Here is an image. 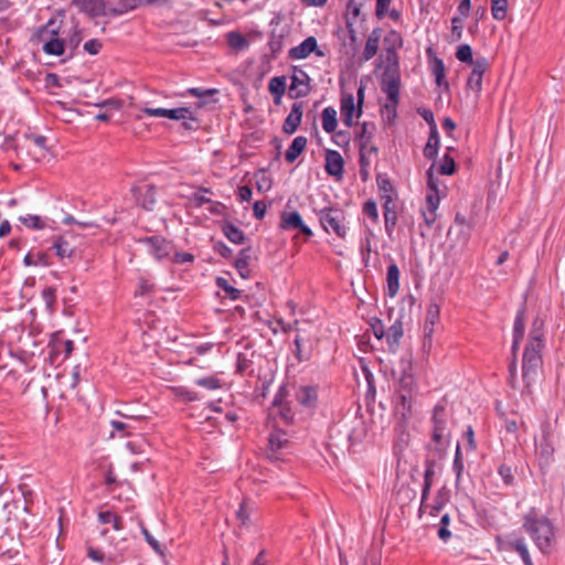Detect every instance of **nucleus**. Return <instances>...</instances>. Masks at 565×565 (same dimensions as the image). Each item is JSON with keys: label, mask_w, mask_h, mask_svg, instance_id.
Here are the masks:
<instances>
[{"label": "nucleus", "mask_w": 565, "mask_h": 565, "mask_svg": "<svg viewBox=\"0 0 565 565\" xmlns=\"http://www.w3.org/2000/svg\"><path fill=\"white\" fill-rule=\"evenodd\" d=\"M145 243L148 246L149 253L157 259L166 258L173 253L171 243L162 237L147 238Z\"/></svg>", "instance_id": "14"}, {"label": "nucleus", "mask_w": 565, "mask_h": 565, "mask_svg": "<svg viewBox=\"0 0 565 565\" xmlns=\"http://www.w3.org/2000/svg\"><path fill=\"white\" fill-rule=\"evenodd\" d=\"M454 148L448 147L447 153L444 154L441 162L438 167V172L444 175H451L456 171V163L454 157L450 156V151H452Z\"/></svg>", "instance_id": "35"}, {"label": "nucleus", "mask_w": 565, "mask_h": 565, "mask_svg": "<svg viewBox=\"0 0 565 565\" xmlns=\"http://www.w3.org/2000/svg\"><path fill=\"white\" fill-rule=\"evenodd\" d=\"M74 4L81 11L90 15H103L106 12V6L103 0H74Z\"/></svg>", "instance_id": "20"}, {"label": "nucleus", "mask_w": 565, "mask_h": 565, "mask_svg": "<svg viewBox=\"0 0 565 565\" xmlns=\"http://www.w3.org/2000/svg\"><path fill=\"white\" fill-rule=\"evenodd\" d=\"M452 468H454V470L456 472L457 482H459V480L461 478V475H462V471H463V462H462V459H461V452H460V446L459 445H457V448H456V454H455V459H454Z\"/></svg>", "instance_id": "51"}, {"label": "nucleus", "mask_w": 565, "mask_h": 565, "mask_svg": "<svg viewBox=\"0 0 565 565\" xmlns=\"http://www.w3.org/2000/svg\"><path fill=\"white\" fill-rule=\"evenodd\" d=\"M456 57L462 63H470L473 65L472 50L469 44H461L456 51Z\"/></svg>", "instance_id": "45"}, {"label": "nucleus", "mask_w": 565, "mask_h": 565, "mask_svg": "<svg viewBox=\"0 0 565 565\" xmlns=\"http://www.w3.org/2000/svg\"><path fill=\"white\" fill-rule=\"evenodd\" d=\"M522 526L542 553L548 554L552 551L556 543V531L547 516L531 509L523 516Z\"/></svg>", "instance_id": "3"}, {"label": "nucleus", "mask_w": 565, "mask_h": 565, "mask_svg": "<svg viewBox=\"0 0 565 565\" xmlns=\"http://www.w3.org/2000/svg\"><path fill=\"white\" fill-rule=\"evenodd\" d=\"M439 192H431L426 195V205L427 209L437 210L439 205Z\"/></svg>", "instance_id": "62"}, {"label": "nucleus", "mask_w": 565, "mask_h": 565, "mask_svg": "<svg viewBox=\"0 0 565 565\" xmlns=\"http://www.w3.org/2000/svg\"><path fill=\"white\" fill-rule=\"evenodd\" d=\"M196 385L199 386H202L206 390H216V388H220L221 387V381L215 377V376H207V377H202V379H198L195 381Z\"/></svg>", "instance_id": "46"}, {"label": "nucleus", "mask_w": 565, "mask_h": 565, "mask_svg": "<svg viewBox=\"0 0 565 565\" xmlns=\"http://www.w3.org/2000/svg\"><path fill=\"white\" fill-rule=\"evenodd\" d=\"M252 508L248 507L246 501H243L239 509L236 511V518L239 521L241 526H249Z\"/></svg>", "instance_id": "41"}, {"label": "nucleus", "mask_w": 565, "mask_h": 565, "mask_svg": "<svg viewBox=\"0 0 565 565\" xmlns=\"http://www.w3.org/2000/svg\"><path fill=\"white\" fill-rule=\"evenodd\" d=\"M291 227L299 230L307 237L312 236V231L302 222V218L298 212H292L285 215V230Z\"/></svg>", "instance_id": "29"}, {"label": "nucleus", "mask_w": 565, "mask_h": 565, "mask_svg": "<svg viewBox=\"0 0 565 565\" xmlns=\"http://www.w3.org/2000/svg\"><path fill=\"white\" fill-rule=\"evenodd\" d=\"M324 168L328 174L341 179L344 169V160L341 153L337 150H327Z\"/></svg>", "instance_id": "15"}, {"label": "nucleus", "mask_w": 565, "mask_h": 565, "mask_svg": "<svg viewBox=\"0 0 565 565\" xmlns=\"http://www.w3.org/2000/svg\"><path fill=\"white\" fill-rule=\"evenodd\" d=\"M53 248L60 258L72 257L75 252V248L64 236H60L54 241Z\"/></svg>", "instance_id": "34"}, {"label": "nucleus", "mask_w": 565, "mask_h": 565, "mask_svg": "<svg viewBox=\"0 0 565 565\" xmlns=\"http://www.w3.org/2000/svg\"><path fill=\"white\" fill-rule=\"evenodd\" d=\"M319 221L326 232H332L340 238L345 237L347 226L343 211L338 209H323L319 213Z\"/></svg>", "instance_id": "8"}, {"label": "nucleus", "mask_w": 565, "mask_h": 565, "mask_svg": "<svg viewBox=\"0 0 565 565\" xmlns=\"http://www.w3.org/2000/svg\"><path fill=\"white\" fill-rule=\"evenodd\" d=\"M95 106L98 108L120 109L122 106V102L120 99L109 98V99H105L99 103H96Z\"/></svg>", "instance_id": "56"}, {"label": "nucleus", "mask_w": 565, "mask_h": 565, "mask_svg": "<svg viewBox=\"0 0 565 565\" xmlns=\"http://www.w3.org/2000/svg\"><path fill=\"white\" fill-rule=\"evenodd\" d=\"M28 372L26 364L14 355H9L8 361L0 363V379L10 383L18 382Z\"/></svg>", "instance_id": "9"}, {"label": "nucleus", "mask_w": 565, "mask_h": 565, "mask_svg": "<svg viewBox=\"0 0 565 565\" xmlns=\"http://www.w3.org/2000/svg\"><path fill=\"white\" fill-rule=\"evenodd\" d=\"M296 401L306 407H313L317 402V390L313 386H301L296 392Z\"/></svg>", "instance_id": "23"}, {"label": "nucleus", "mask_w": 565, "mask_h": 565, "mask_svg": "<svg viewBox=\"0 0 565 565\" xmlns=\"http://www.w3.org/2000/svg\"><path fill=\"white\" fill-rule=\"evenodd\" d=\"M380 40H381V32L379 29H374L367 36V40H366V43H365V46H364V50L362 53V57L364 61H370L371 58H373L376 55V53L379 51Z\"/></svg>", "instance_id": "22"}, {"label": "nucleus", "mask_w": 565, "mask_h": 565, "mask_svg": "<svg viewBox=\"0 0 565 565\" xmlns=\"http://www.w3.org/2000/svg\"><path fill=\"white\" fill-rule=\"evenodd\" d=\"M524 331H525V313H524V310H520L514 320L513 338L523 339Z\"/></svg>", "instance_id": "44"}, {"label": "nucleus", "mask_w": 565, "mask_h": 565, "mask_svg": "<svg viewBox=\"0 0 565 565\" xmlns=\"http://www.w3.org/2000/svg\"><path fill=\"white\" fill-rule=\"evenodd\" d=\"M141 532L146 539V541L149 543V545L159 554H163V551L161 550V546L159 542L149 533V531L146 527H141Z\"/></svg>", "instance_id": "54"}, {"label": "nucleus", "mask_w": 565, "mask_h": 565, "mask_svg": "<svg viewBox=\"0 0 565 565\" xmlns=\"http://www.w3.org/2000/svg\"><path fill=\"white\" fill-rule=\"evenodd\" d=\"M322 128L326 132L331 134L338 126L337 110L333 107H326L321 115Z\"/></svg>", "instance_id": "31"}, {"label": "nucleus", "mask_w": 565, "mask_h": 565, "mask_svg": "<svg viewBox=\"0 0 565 565\" xmlns=\"http://www.w3.org/2000/svg\"><path fill=\"white\" fill-rule=\"evenodd\" d=\"M431 439L437 451H443L449 444L451 436L449 426V414L445 404H437L431 414Z\"/></svg>", "instance_id": "7"}, {"label": "nucleus", "mask_w": 565, "mask_h": 565, "mask_svg": "<svg viewBox=\"0 0 565 565\" xmlns=\"http://www.w3.org/2000/svg\"><path fill=\"white\" fill-rule=\"evenodd\" d=\"M24 264L26 266L39 265V264L46 266L47 260H46L45 254H43V253H39L36 255L28 254L24 257Z\"/></svg>", "instance_id": "50"}, {"label": "nucleus", "mask_w": 565, "mask_h": 565, "mask_svg": "<svg viewBox=\"0 0 565 565\" xmlns=\"http://www.w3.org/2000/svg\"><path fill=\"white\" fill-rule=\"evenodd\" d=\"M43 300L49 308H52L56 300V292L53 288H46L42 292Z\"/></svg>", "instance_id": "60"}, {"label": "nucleus", "mask_w": 565, "mask_h": 565, "mask_svg": "<svg viewBox=\"0 0 565 565\" xmlns=\"http://www.w3.org/2000/svg\"><path fill=\"white\" fill-rule=\"evenodd\" d=\"M403 334V323L401 320H396L386 331V341L392 352H396L399 348V342Z\"/></svg>", "instance_id": "21"}, {"label": "nucleus", "mask_w": 565, "mask_h": 565, "mask_svg": "<svg viewBox=\"0 0 565 565\" xmlns=\"http://www.w3.org/2000/svg\"><path fill=\"white\" fill-rule=\"evenodd\" d=\"M308 143V140L303 136L296 137L288 149L285 151V160L294 162L303 152Z\"/></svg>", "instance_id": "26"}, {"label": "nucleus", "mask_w": 565, "mask_h": 565, "mask_svg": "<svg viewBox=\"0 0 565 565\" xmlns=\"http://www.w3.org/2000/svg\"><path fill=\"white\" fill-rule=\"evenodd\" d=\"M440 317V307L436 302H430L427 307L425 323L423 327V333H425L428 338L433 337L435 331V324L439 321Z\"/></svg>", "instance_id": "19"}, {"label": "nucleus", "mask_w": 565, "mask_h": 565, "mask_svg": "<svg viewBox=\"0 0 565 565\" xmlns=\"http://www.w3.org/2000/svg\"><path fill=\"white\" fill-rule=\"evenodd\" d=\"M223 233L231 242L235 244H243L245 241L244 233L232 223H225L223 225Z\"/></svg>", "instance_id": "37"}, {"label": "nucleus", "mask_w": 565, "mask_h": 565, "mask_svg": "<svg viewBox=\"0 0 565 565\" xmlns=\"http://www.w3.org/2000/svg\"><path fill=\"white\" fill-rule=\"evenodd\" d=\"M543 326L544 322L540 318H536L532 323L530 340L522 360V384L516 379V353L522 339L513 338L511 348L512 360L509 365V383L512 388L519 391L522 395L532 394V384L536 381L539 369L542 365Z\"/></svg>", "instance_id": "1"}, {"label": "nucleus", "mask_w": 565, "mask_h": 565, "mask_svg": "<svg viewBox=\"0 0 565 565\" xmlns=\"http://www.w3.org/2000/svg\"><path fill=\"white\" fill-rule=\"evenodd\" d=\"M434 471L431 468H427L424 475V487L422 494V503L427 499L431 483H433Z\"/></svg>", "instance_id": "49"}, {"label": "nucleus", "mask_w": 565, "mask_h": 565, "mask_svg": "<svg viewBox=\"0 0 565 565\" xmlns=\"http://www.w3.org/2000/svg\"><path fill=\"white\" fill-rule=\"evenodd\" d=\"M387 295L393 298L399 290V269L395 263L387 267L386 273Z\"/></svg>", "instance_id": "24"}, {"label": "nucleus", "mask_w": 565, "mask_h": 565, "mask_svg": "<svg viewBox=\"0 0 565 565\" xmlns=\"http://www.w3.org/2000/svg\"><path fill=\"white\" fill-rule=\"evenodd\" d=\"M269 92L274 96L275 103L279 104L282 96V76H276L270 79Z\"/></svg>", "instance_id": "43"}, {"label": "nucleus", "mask_w": 565, "mask_h": 565, "mask_svg": "<svg viewBox=\"0 0 565 565\" xmlns=\"http://www.w3.org/2000/svg\"><path fill=\"white\" fill-rule=\"evenodd\" d=\"M512 547L520 554L525 565H534L532 563L529 550L523 539H519L511 543Z\"/></svg>", "instance_id": "42"}, {"label": "nucleus", "mask_w": 565, "mask_h": 565, "mask_svg": "<svg viewBox=\"0 0 565 565\" xmlns=\"http://www.w3.org/2000/svg\"><path fill=\"white\" fill-rule=\"evenodd\" d=\"M499 475L507 486L512 484L514 477L512 473V469L509 466H505V465L500 466Z\"/></svg>", "instance_id": "53"}, {"label": "nucleus", "mask_w": 565, "mask_h": 565, "mask_svg": "<svg viewBox=\"0 0 565 565\" xmlns=\"http://www.w3.org/2000/svg\"><path fill=\"white\" fill-rule=\"evenodd\" d=\"M391 205H394V202H393L392 196L387 195V200L385 201L383 207H384L385 231L388 236L392 235V233L396 226V223H397V213L394 210V206H391Z\"/></svg>", "instance_id": "25"}, {"label": "nucleus", "mask_w": 565, "mask_h": 565, "mask_svg": "<svg viewBox=\"0 0 565 565\" xmlns=\"http://www.w3.org/2000/svg\"><path fill=\"white\" fill-rule=\"evenodd\" d=\"M439 136L436 125H431L428 141L424 148V156L427 159H435L438 152Z\"/></svg>", "instance_id": "30"}, {"label": "nucleus", "mask_w": 565, "mask_h": 565, "mask_svg": "<svg viewBox=\"0 0 565 565\" xmlns=\"http://www.w3.org/2000/svg\"><path fill=\"white\" fill-rule=\"evenodd\" d=\"M46 54L60 56L64 53V41L58 38H52L43 45Z\"/></svg>", "instance_id": "38"}, {"label": "nucleus", "mask_w": 565, "mask_h": 565, "mask_svg": "<svg viewBox=\"0 0 565 565\" xmlns=\"http://www.w3.org/2000/svg\"><path fill=\"white\" fill-rule=\"evenodd\" d=\"M98 520L103 524H111L114 530L116 531L122 529L121 518L110 511L99 512Z\"/></svg>", "instance_id": "39"}, {"label": "nucleus", "mask_w": 565, "mask_h": 565, "mask_svg": "<svg viewBox=\"0 0 565 565\" xmlns=\"http://www.w3.org/2000/svg\"><path fill=\"white\" fill-rule=\"evenodd\" d=\"M315 52L318 56H322L323 53L318 50L317 40L315 36H309L302 41L299 45L291 47L288 52L289 57L292 60L306 58L310 53Z\"/></svg>", "instance_id": "13"}, {"label": "nucleus", "mask_w": 565, "mask_h": 565, "mask_svg": "<svg viewBox=\"0 0 565 565\" xmlns=\"http://www.w3.org/2000/svg\"><path fill=\"white\" fill-rule=\"evenodd\" d=\"M398 377V388L396 392L395 412L404 420L412 415L413 391L415 388V379L412 373V363L409 360L401 361V371Z\"/></svg>", "instance_id": "5"}, {"label": "nucleus", "mask_w": 565, "mask_h": 565, "mask_svg": "<svg viewBox=\"0 0 565 565\" xmlns=\"http://www.w3.org/2000/svg\"><path fill=\"white\" fill-rule=\"evenodd\" d=\"M20 221L28 227L41 230L44 227L43 221L36 215L21 216Z\"/></svg>", "instance_id": "47"}, {"label": "nucleus", "mask_w": 565, "mask_h": 565, "mask_svg": "<svg viewBox=\"0 0 565 565\" xmlns=\"http://www.w3.org/2000/svg\"><path fill=\"white\" fill-rule=\"evenodd\" d=\"M217 286L222 288L231 299H237L241 295V290L228 285L227 280L224 278H217Z\"/></svg>", "instance_id": "48"}, {"label": "nucleus", "mask_w": 565, "mask_h": 565, "mask_svg": "<svg viewBox=\"0 0 565 565\" xmlns=\"http://www.w3.org/2000/svg\"><path fill=\"white\" fill-rule=\"evenodd\" d=\"M250 255L248 249H243L239 253V256L235 260V268L237 269L239 276L242 278H247L249 276V268H248V262H249Z\"/></svg>", "instance_id": "36"}, {"label": "nucleus", "mask_w": 565, "mask_h": 565, "mask_svg": "<svg viewBox=\"0 0 565 565\" xmlns=\"http://www.w3.org/2000/svg\"><path fill=\"white\" fill-rule=\"evenodd\" d=\"M154 202V189L149 186L145 193V201L142 202V205L147 210H152Z\"/></svg>", "instance_id": "59"}, {"label": "nucleus", "mask_w": 565, "mask_h": 565, "mask_svg": "<svg viewBox=\"0 0 565 565\" xmlns=\"http://www.w3.org/2000/svg\"><path fill=\"white\" fill-rule=\"evenodd\" d=\"M431 73L435 76L436 84L439 87L444 86L446 89H448L449 85L445 78L446 77V68H445V64L441 58H439V57L434 58L433 66H431Z\"/></svg>", "instance_id": "33"}, {"label": "nucleus", "mask_w": 565, "mask_h": 565, "mask_svg": "<svg viewBox=\"0 0 565 565\" xmlns=\"http://www.w3.org/2000/svg\"><path fill=\"white\" fill-rule=\"evenodd\" d=\"M490 64L487 57H477L472 65V71L467 79V87L479 94L482 89V77Z\"/></svg>", "instance_id": "10"}, {"label": "nucleus", "mask_w": 565, "mask_h": 565, "mask_svg": "<svg viewBox=\"0 0 565 565\" xmlns=\"http://www.w3.org/2000/svg\"><path fill=\"white\" fill-rule=\"evenodd\" d=\"M228 46L235 52L246 51L249 47V40L237 31L226 34Z\"/></svg>", "instance_id": "28"}, {"label": "nucleus", "mask_w": 565, "mask_h": 565, "mask_svg": "<svg viewBox=\"0 0 565 565\" xmlns=\"http://www.w3.org/2000/svg\"><path fill=\"white\" fill-rule=\"evenodd\" d=\"M309 81V76L302 70H298L295 67L288 90L289 96L291 98H299L306 96L310 90Z\"/></svg>", "instance_id": "12"}, {"label": "nucleus", "mask_w": 565, "mask_h": 565, "mask_svg": "<svg viewBox=\"0 0 565 565\" xmlns=\"http://www.w3.org/2000/svg\"><path fill=\"white\" fill-rule=\"evenodd\" d=\"M541 430H542L541 439L552 440V437H553V434L555 430V426L550 422H544L541 426Z\"/></svg>", "instance_id": "64"}, {"label": "nucleus", "mask_w": 565, "mask_h": 565, "mask_svg": "<svg viewBox=\"0 0 565 565\" xmlns=\"http://www.w3.org/2000/svg\"><path fill=\"white\" fill-rule=\"evenodd\" d=\"M282 387L276 394L271 407L268 411L267 426L271 429L268 437L266 456L269 460L279 461L281 459L282 441L280 438L279 423L282 418V405L280 401Z\"/></svg>", "instance_id": "6"}, {"label": "nucleus", "mask_w": 565, "mask_h": 565, "mask_svg": "<svg viewBox=\"0 0 565 565\" xmlns=\"http://www.w3.org/2000/svg\"><path fill=\"white\" fill-rule=\"evenodd\" d=\"M426 175H427V186H428V189L431 192H439L438 184H437V179L434 175V167L433 166L427 170Z\"/></svg>", "instance_id": "63"}, {"label": "nucleus", "mask_w": 565, "mask_h": 565, "mask_svg": "<svg viewBox=\"0 0 565 565\" xmlns=\"http://www.w3.org/2000/svg\"><path fill=\"white\" fill-rule=\"evenodd\" d=\"M465 19L462 18H458V17H454L451 19V32H452V35H455L456 40H460L461 36H462V22H463Z\"/></svg>", "instance_id": "55"}, {"label": "nucleus", "mask_w": 565, "mask_h": 565, "mask_svg": "<svg viewBox=\"0 0 565 565\" xmlns=\"http://www.w3.org/2000/svg\"><path fill=\"white\" fill-rule=\"evenodd\" d=\"M302 117V105L295 103L288 117L285 119V132L292 134L299 126Z\"/></svg>", "instance_id": "27"}, {"label": "nucleus", "mask_w": 565, "mask_h": 565, "mask_svg": "<svg viewBox=\"0 0 565 565\" xmlns=\"http://www.w3.org/2000/svg\"><path fill=\"white\" fill-rule=\"evenodd\" d=\"M358 106L354 104V96L352 94H343L341 97V116L345 126L351 127L356 118Z\"/></svg>", "instance_id": "16"}, {"label": "nucleus", "mask_w": 565, "mask_h": 565, "mask_svg": "<svg viewBox=\"0 0 565 565\" xmlns=\"http://www.w3.org/2000/svg\"><path fill=\"white\" fill-rule=\"evenodd\" d=\"M456 233L458 241L461 244H467L471 234V224L466 220L465 216L457 214L455 217V225L449 228L448 235Z\"/></svg>", "instance_id": "18"}, {"label": "nucleus", "mask_w": 565, "mask_h": 565, "mask_svg": "<svg viewBox=\"0 0 565 565\" xmlns=\"http://www.w3.org/2000/svg\"><path fill=\"white\" fill-rule=\"evenodd\" d=\"M554 451L555 449L553 440L541 439L536 444V452L540 459L543 460L545 465H547L552 460Z\"/></svg>", "instance_id": "32"}, {"label": "nucleus", "mask_w": 565, "mask_h": 565, "mask_svg": "<svg viewBox=\"0 0 565 565\" xmlns=\"http://www.w3.org/2000/svg\"><path fill=\"white\" fill-rule=\"evenodd\" d=\"M377 185L380 191L382 192V196L387 200V195L391 196V192L393 191L392 184L388 179H377Z\"/></svg>", "instance_id": "58"}, {"label": "nucleus", "mask_w": 565, "mask_h": 565, "mask_svg": "<svg viewBox=\"0 0 565 565\" xmlns=\"http://www.w3.org/2000/svg\"><path fill=\"white\" fill-rule=\"evenodd\" d=\"M141 111L151 117H166L172 120H194L191 110L185 107L174 109L145 107Z\"/></svg>", "instance_id": "11"}, {"label": "nucleus", "mask_w": 565, "mask_h": 565, "mask_svg": "<svg viewBox=\"0 0 565 565\" xmlns=\"http://www.w3.org/2000/svg\"><path fill=\"white\" fill-rule=\"evenodd\" d=\"M363 213L372 218L374 222H377L379 214H377V206L376 203L372 200H369L363 205Z\"/></svg>", "instance_id": "52"}, {"label": "nucleus", "mask_w": 565, "mask_h": 565, "mask_svg": "<svg viewBox=\"0 0 565 565\" xmlns=\"http://www.w3.org/2000/svg\"><path fill=\"white\" fill-rule=\"evenodd\" d=\"M26 148L36 161L43 160L49 152L46 139L43 136H28Z\"/></svg>", "instance_id": "17"}, {"label": "nucleus", "mask_w": 565, "mask_h": 565, "mask_svg": "<svg viewBox=\"0 0 565 565\" xmlns=\"http://www.w3.org/2000/svg\"><path fill=\"white\" fill-rule=\"evenodd\" d=\"M100 49H102V43H100V41H98L96 39L89 40L84 44V50L92 55L97 54L100 51Z\"/></svg>", "instance_id": "61"}, {"label": "nucleus", "mask_w": 565, "mask_h": 565, "mask_svg": "<svg viewBox=\"0 0 565 565\" xmlns=\"http://www.w3.org/2000/svg\"><path fill=\"white\" fill-rule=\"evenodd\" d=\"M385 42L391 43L392 47L386 49L381 88L386 94L388 102L396 105L399 100L401 89L399 58L396 49L403 45V40L398 32L391 31L385 38Z\"/></svg>", "instance_id": "2"}, {"label": "nucleus", "mask_w": 565, "mask_h": 565, "mask_svg": "<svg viewBox=\"0 0 565 565\" xmlns=\"http://www.w3.org/2000/svg\"><path fill=\"white\" fill-rule=\"evenodd\" d=\"M508 0H491V13L493 19L502 21L507 17Z\"/></svg>", "instance_id": "40"}, {"label": "nucleus", "mask_w": 565, "mask_h": 565, "mask_svg": "<svg viewBox=\"0 0 565 565\" xmlns=\"http://www.w3.org/2000/svg\"><path fill=\"white\" fill-rule=\"evenodd\" d=\"M295 331L292 344L290 345L291 355L297 363L309 361L313 349L315 327L309 321H295V328L285 326V333Z\"/></svg>", "instance_id": "4"}, {"label": "nucleus", "mask_w": 565, "mask_h": 565, "mask_svg": "<svg viewBox=\"0 0 565 565\" xmlns=\"http://www.w3.org/2000/svg\"><path fill=\"white\" fill-rule=\"evenodd\" d=\"M362 3L359 0H349L347 6V14H351L353 19L358 18L361 13Z\"/></svg>", "instance_id": "57"}]
</instances>
